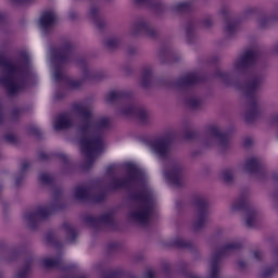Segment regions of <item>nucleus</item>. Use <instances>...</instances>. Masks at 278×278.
Here are the masks:
<instances>
[{"mask_svg": "<svg viewBox=\"0 0 278 278\" xmlns=\"http://www.w3.org/2000/svg\"><path fill=\"white\" fill-rule=\"evenodd\" d=\"M129 190L130 200L137 203L128 213V220L136 225H149L155 214V194L144 176L130 175L124 179L112 177L109 181L96 180L74 188V199L88 203H103L110 192Z\"/></svg>", "mask_w": 278, "mask_h": 278, "instance_id": "f257e3e1", "label": "nucleus"}, {"mask_svg": "<svg viewBox=\"0 0 278 278\" xmlns=\"http://www.w3.org/2000/svg\"><path fill=\"white\" fill-rule=\"evenodd\" d=\"M53 202L48 206H41L36 208L35 211H28L24 213L23 218L24 223L31 229V231H36L38 227H40V223L47 220L53 212H58V210H62V190L56 189L53 192Z\"/></svg>", "mask_w": 278, "mask_h": 278, "instance_id": "f03ea898", "label": "nucleus"}, {"mask_svg": "<svg viewBox=\"0 0 278 278\" xmlns=\"http://www.w3.org/2000/svg\"><path fill=\"white\" fill-rule=\"evenodd\" d=\"M0 66H2L5 77L0 79V84L8 88L11 94H14L21 90V75L23 73V65L16 63H10L0 55Z\"/></svg>", "mask_w": 278, "mask_h": 278, "instance_id": "7ed1b4c3", "label": "nucleus"}, {"mask_svg": "<svg viewBox=\"0 0 278 278\" xmlns=\"http://www.w3.org/2000/svg\"><path fill=\"white\" fill-rule=\"evenodd\" d=\"M249 191H242L231 204V212H245V226L251 229L260 220V211L249 202Z\"/></svg>", "mask_w": 278, "mask_h": 278, "instance_id": "20e7f679", "label": "nucleus"}, {"mask_svg": "<svg viewBox=\"0 0 278 278\" xmlns=\"http://www.w3.org/2000/svg\"><path fill=\"white\" fill-rule=\"evenodd\" d=\"M193 207L195 213L191 227L195 233H199L210 223V200L203 195H197L193 198Z\"/></svg>", "mask_w": 278, "mask_h": 278, "instance_id": "39448f33", "label": "nucleus"}, {"mask_svg": "<svg viewBox=\"0 0 278 278\" xmlns=\"http://www.w3.org/2000/svg\"><path fill=\"white\" fill-rule=\"evenodd\" d=\"M80 149L84 153H101L103 151V140L101 137H94L88 134L80 141Z\"/></svg>", "mask_w": 278, "mask_h": 278, "instance_id": "423d86ee", "label": "nucleus"}, {"mask_svg": "<svg viewBox=\"0 0 278 278\" xmlns=\"http://www.w3.org/2000/svg\"><path fill=\"white\" fill-rule=\"evenodd\" d=\"M84 223L89 225V227H93V229H99L101 225H109V227H112L114 225V218H112V213H104L99 217L87 215L84 217Z\"/></svg>", "mask_w": 278, "mask_h": 278, "instance_id": "0eeeda50", "label": "nucleus"}, {"mask_svg": "<svg viewBox=\"0 0 278 278\" xmlns=\"http://www.w3.org/2000/svg\"><path fill=\"white\" fill-rule=\"evenodd\" d=\"M150 148L159 157H166L170 151V141L168 139H155L151 141Z\"/></svg>", "mask_w": 278, "mask_h": 278, "instance_id": "6e6552de", "label": "nucleus"}, {"mask_svg": "<svg viewBox=\"0 0 278 278\" xmlns=\"http://www.w3.org/2000/svg\"><path fill=\"white\" fill-rule=\"evenodd\" d=\"M255 181H258V184H266L267 181H270L273 186H275V190L270 194V200L274 204V207H277L278 203V175H256Z\"/></svg>", "mask_w": 278, "mask_h": 278, "instance_id": "1a4fd4ad", "label": "nucleus"}, {"mask_svg": "<svg viewBox=\"0 0 278 278\" xmlns=\"http://www.w3.org/2000/svg\"><path fill=\"white\" fill-rule=\"evenodd\" d=\"M43 267L45 268H58L59 270H71L73 265H68L64 262L62 256H58L55 258H45L43 260Z\"/></svg>", "mask_w": 278, "mask_h": 278, "instance_id": "9d476101", "label": "nucleus"}, {"mask_svg": "<svg viewBox=\"0 0 278 278\" xmlns=\"http://www.w3.org/2000/svg\"><path fill=\"white\" fill-rule=\"evenodd\" d=\"M36 263V257L33 254H27L24 258V266L17 271V278H27L29 277V270L31 266Z\"/></svg>", "mask_w": 278, "mask_h": 278, "instance_id": "9b49d317", "label": "nucleus"}, {"mask_svg": "<svg viewBox=\"0 0 278 278\" xmlns=\"http://www.w3.org/2000/svg\"><path fill=\"white\" fill-rule=\"evenodd\" d=\"M164 181L173 188H184L187 184L186 176L184 175H165Z\"/></svg>", "mask_w": 278, "mask_h": 278, "instance_id": "f8f14e48", "label": "nucleus"}, {"mask_svg": "<svg viewBox=\"0 0 278 278\" xmlns=\"http://www.w3.org/2000/svg\"><path fill=\"white\" fill-rule=\"evenodd\" d=\"M274 265L263 269L260 274L261 278H270L273 273L278 269V247L274 249L273 252Z\"/></svg>", "mask_w": 278, "mask_h": 278, "instance_id": "ddd939ff", "label": "nucleus"}, {"mask_svg": "<svg viewBox=\"0 0 278 278\" xmlns=\"http://www.w3.org/2000/svg\"><path fill=\"white\" fill-rule=\"evenodd\" d=\"M169 247H175L176 249H194L192 241H188L182 237H176L172 239L168 243Z\"/></svg>", "mask_w": 278, "mask_h": 278, "instance_id": "4468645a", "label": "nucleus"}, {"mask_svg": "<svg viewBox=\"0 0 278 278\" xmlns=\"http://www.w3.org/2000/svg\"><path fill=\"white\" fill-rule=\"evenodd\" d=\"M53 23H55V13L53 11L43 13L39 20V25L43 29H46V27H50V25H53Z\"/></svg>", "mask_w": 278, "mask_h": 278, "instance_id": "2eb2a0df", "label": "nucleus"}, {"mask_svg": "<svg viewBox=\"0 0 278 278\" xmlns=\"http://www.w3.org/2000/svg\"><path fill=\"white\" fill-rule=\"evenodd\" d=\"M73 125V122H71V115L63 114L56 118L54 122V129H66Z\"/></svg>", "mask_w": 278, "mask_h": 278, "instance_id": "dca6fc26", "label": "nucleus"}, {"mask_svg": "<svg viewBox=\"0 0 278 278\" xmlns=\"http://www.w3.org/2000/svg\"><path fill=\"white\" fill-rule=\"evenodd\" d=\"M62 228L66 232V238L70 242H75V240H77V230L75 227H73V225L65 222L63 223Z\"/></svg>", "mask_w": 278, "mask_h": 278, "instance_id": "f3484780", "label": "nucleus"}, {"mask_svg": "<svg viewBox=\"0 0 278 278\" xmlns=\"http://www.w3.org/2000/svg\"><path fill=\"white\" fill-rule=\"evenodd\" d=\"M217 180L222 186H226L227 188L236 186V176L233 175H219Z\"/></svg>", "mask_w": 278, "mask_h": 278, "instance_id": "a211bd4d", "label": "nucleus"}, {"mask_svg": "<svg viewBox=\"0 0 278 278\" xmlns=\"http://www.w3.org/2000/svg\"><path fill=\"white\" fill-rule=\"evenodd\" d=\"M46 242L48 244H51L52 247H55V249H62V242H60L53 232H48L46 235Z\"/></svg>", "mask_w": 278, "mask_h": 278, "instance_id": "6ab92c4d", "label": "nucleus"}, {"mask_svg": "<svg viewBox=\"0 0 278 278\" xmlns=\"http://www.w3.org/2000/svg\"><path fill=\"white\" fill-rule=\"evenodd\" d=\"M127 168L129 170V175H144L147 173L144 168L140 167V165H136L134 163L128 164Z\"/></svg>", "mask_w": 278, "mask_h": 278, "instance_id": "aec40b11", "label": "nucleus"}, {"mask_svg": "<svg viewBox=\"0 0 278 278\" xmlns=\"http://www.w3.org/2000/svg\"><path fill=\"white\" fill-rule=\"evenodd\" d=\"M38 181L41 186H54L53 176L51 175H41L39 176Z\"/></svg>", "mask_w": 278, "mask_h": 278, "instance_id": "412c9836", "label": "nucleus"}, {"mask_svg": "<svg viewBox=\"0 0 278 278\" xmlns=\"http://www.w3.org/2000/svg\"><path fill=\"white\" fill-rule=\"evenodd\" d=\"M81 116L85 118L87 126L83 129V131H89L90 130V121H92V117L90 115V111L88 109H84L81 111Z\"/></svg>", "mask_w": 278, "mask_h": 278, "instance_id": "4be33fe9", "label": "nucleus"}, {"mask_svg": "<svg viewBox=\"0 0 278 278\" xmlns=\"http://www.w3.org/2000/svg\"><path fill=\"white\" fill-rule=\"evenodd\" d=\"M18 255H21L20 249H12L9 251V256L7 257V262H14V260H17Z\"/></svg>", "mask_w": 278, "mask_h": 278, "instance_id": "5701e85b", "label": "nucleus"}, {"mask_svg": "<svg viewBox=\"0 0 278 278\" xmlns=\"http://www.w3.org/2000/svg\"><path fill=\"white\" fill-rule=\"evenodd\" d=\"M25 184V176L18 175L14 178V186L15 188H21Z\"/></svg>", "mask_w": 278, "mask_h": 278, "instance_id": "b1692460", "label": "nucleus"}, {"mask_svg": "<svg viewBox=\"0 0 278 278\" xmlns=\"http://www.w3.org/2000/svg\"><path fill=\"white\" fill-rule=\"evenodd\" d=\"M262 257H264V254L261 251H254L252 253V260H255V262H262Z\"/></svg>", "mask_w": 278, "mask_h": 278, "instance_id": "393cba45", "label": "nucleus"}, {"mask_svg": "<svg viewBox=\"0 0 278 278\" xmlns=\"http://www.w3.org/2000/svg\"><path fill=\"white\" fill-rule=\"evenodd\" d=\"M163 273L165 275V278H172V276H170V264L165 263L163 265Z\"/></svg>", "mask_w": 278, "mask_h": 278, "instance_id": "a878e982", "label": "nucleus"}, {"mask_svg": "<svg viewBox=\"0 0 278 278\" xmlns=\"http://www.w3.org/2000/svg\"><path fill=\"white\" fill-rule=\"evenodd\" d=\"M253 58H255V52L248 51V52H245V54L243 56V62H251V60H253Z\"/></svg>", "mask_w": 278, "mask_h": 278, "instance_id": "bb28decb", "label": "nucleus"}, {"mask_svg": "<svg viewBox=\"0 0 278 278\" xmlns=\"http://www.w3.org/2000/svg\"><path fill=\"white\" fill-rule=\"evenodd\" d=\"M119 247L121 245L118 243H109L108 251L109 253H114V251H118Z\"/></svg>", "mask_w": 278, "mask_h": 278, "instance_id": "cd10ccee", "label": "nucleus"}, {"mask_svg": "<svg viewBox=\"0 0 278 278\" xmlns=\"http://www.w3.org/2000/svg\"><path fill=\"white\" fill-rule=\"evenodd\" d=\"M102 278H121V273L112 271L110 274H104Z\"/></svg>", "mask_w": 278, "mask_h": 278, "instance_id": "c85d7f7f", "label": "nucleus"}, {"mask_svg": "<svg viewBox=\"0 0 278 278\" xmlns=\"http://www.w3.org/2000/svg\"><path fill=\"white\" fill-rule=\"evenodd\" d=\"M143 278H157V275L152 269H148L144 273Z\"/></svg>", "mask_w": 278, "mask_h": 278, "instance_id": "c756f323", "label": "nucleus"}, {"mask_svg": "<svg viewBox=\"0 0 278 278\" xmlns=\"http://www.w3.org/2000/svg\"><path fill=\"white\" fill-rule=\"evenodd\" d=\"M237 266L241 270H247V262H244V261H238Z\"/></svg>", "mask_w": 278, "mask_h": 278, "instance_id": "7c9ffc66", "label": "nucleus"}, {"mask_svg": "<svg viewBox=\"0 0 278 278\" xmlns=\"http://www.w3.org/2000/svg\"><path fill=\"white\" fill-rule=\"evenodd\" d=\"M135 262H142L144 260V254L138 253L134 256Z\"/></svg>", "mask_w": 278, "mask_h": 278, "instance_id": "2f4dec72", "label": "nucleus"}, {"mask_svg": "<svg viewBox=\"0 0 278 278\" xmlns=\"http://www.w3.org/2000/svg\"><path fill=\"white\" fill-rule=\"evenodd\" d=\"M3 190H5V184H3V181L0 180V199L1 194H3Z\"/></svg>", "mask_w": 278, "mask_h": 278, "instance_id": "473e14b6", "label": "nucleus"}, {"mask_svg": "<svg viewBox=\"0 0 278 278\" xmlns=\"http://www.w3.org/2000/svg\"><path fill=\"white\" fill-rule=\"evenodd\" d=\"M256 164H257V161L255 159L248 161V166H255Z\"/></svg>", "mask_w": 278, "mask_h": 278, "instance_id": "72a5a7b5", "label": "nucleus"}, {"mask_svg": "<svg viewBox=\"0 0 278 278\" xmlns=\"http://www.w3.org/2000/svg\"><path fill=\"white\" fill-rule=\"evenodd\" d=\"M60 77H62V74L60 72L54 73V79L55 81H60Z\"/></svg>", "mask_w": 278, "mask_h": 278, "instance_id": "f704fd0d", "label": "nucleus"}, {"mask_svg": "<svg viewBox=\"0 0 278 278\" xmlns=\"http://www.w3.org/2000/svg\"><path fill=\"white\" fill-rule=\"evenodd\" d=\"M110 97H111V101H112V100L116 99V97H118V93H116L115 91H112L110 93Z\"/></svg>", "mask_w": 278, "mask_h": 278, "instance_id": "c9c22d12", "label": "nucleus"}, {"mask_svg": "<svg viewBox=\"0 0 278 278\" xmlns=\"http://www.w3.org/2000/svg\"><path fill=\"white\" fill-rule=\"evenodd\" d=\"M27 58H28L27 55L24 56V59H23V62H24V63L27 62Z\"/></svg>", "mask_w": 278, "mask_h": 278, "instance_id": "e433bc0d", "label": "nucleus"}, {"mask_svg": "<svg viewBox=\"0 0 278 278\" xmlns=\"http://www.w3.org/2000/svg\"><path fill=\"white\" fill-rule=\"evenodd\" d=\"M0 278H3V273L2 271H0Z\"/></svg>", "mask_w": 278, "mask_h": 278, "instance_id": "4c0bfd02", "label": "nucleus"}, {"mask_svg": "<svg viewBox=\"0 0 278 278\" xmlns=\"http://www.w3.org/2000/svg\"><path fill=\"white\" fill-rule=\"evenodd\" d=\"M176 205H177V207H179L180 203H179V202H177V203H176Z\"/></svg>", "mask_w": 278, "mask_h": 278, "instance_id": "58836bf2", "label": "nucleus"}]
</instances>
